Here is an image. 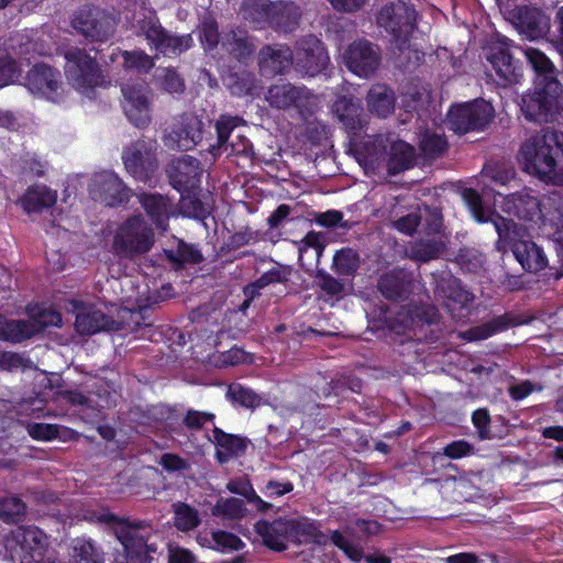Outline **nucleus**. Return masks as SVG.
Returning a JSON list of instances; mask_svg holds the SVG:
<instances>
[{"instance_id":"9","label":"nucleus","mask_w":563,"mask_h":563,"mask_svg":"<svg viewBox=\"0 0 563 563\" xmlns=\"http://www.w3.org/2000/svg\"><path fill=\"white\" fill-rule=\"evenodd\" d=\"M64 56L66 78L76 90L85 93L95 87L107 85V78L96 58L85 49L71 47Z\"/></svg>"},{"instance_id":"62","label":"nucleus","mask_w":563,"mask_h":563,"mask_svg":"<svg viewBox=\"0 0 563 563\" xmlns=\"http://www.w3.org/2000/svg\"><path fill=\"white\" fill-rule=\"evenodd\" d=\"M173 416V410L162 404L153 405L150 408L146 409V411H143V420L146 419V423L152 422H165L168 421ZM145 422L143 421V424Z\"/></svg>"},{"instance_id":"4","label":"nucleus","mask_w":563,"mask_h":563,"mask_svg":"<svg viewBox=\"0 0 563 563\" xmlns=\"http://www.w3.org/2000/svg\"><path fill=\"white\" fill-rule=\"evenodd\" d=\"M494 206L521 220L563 229V196L560 194L551 195L541 203L531 189L525 188L511 195L497 191L494 194Z\"/></svg>"},{"instance_id":"32","label":"nucleus","mask_w":563,"mask_h":563,"mask_svg":"<svg viewBox=\"0 0 563 563\" xmlns=\"http://www.w3.org/2000/svg\"><path fill=\"white\" fill-rule=\"evenodd\" d=\"M273 5L269 0H243L240 14L253 27L262 29L271 22Z\"/></svg>"},{"instance_id":"7","label":"nucleus","mask_w":563,"mask_h":563,"mask_svg":"<svg viewBox=\"0 0 563 563\" xmlns=\"http://www.w3.org/2000/svg\"><path fill=\"white\" fill-rule=\"evenodd\" d=\"M123 58L124 74L121 77V107L128 120L136 128L141 122V55L139 53L113 49L108 63Z\"/></svg>"},{"instance_id":"31","label":"nucleus","mask_w":563,"mask_h":563,"mask_svg":"<svg viewBox=\"0 0 563 563\" xmlns=\"http://www.w3.org/2000/svg\"><path fill=\"white\" fill-rule=\"evenodd\" d=\"M269 24L280 32H292L299 24L301 9L295 2L277 1L272 8Z\"/></svg>"},{"instance_id":"45","label":"nucleus","mask_w":563,"mask_h":563,"mask_svg":"<svg viewBox=\"0 0 563 563\" xmlns=\"http://www.w3.org/2000/svg\"><path fill=\"white\" fill-rule=\"evenodd\" d=\"M242 123V119L239 117L221 115L216 123V130L218 134L217 145L211 146L212 155H218L221 148L228 150L227 142L234 128Z\"/></svg>"},{"instance_id":"1","label":"nucleus","mask_w":563,"mask_h":563,"mask_svg":"<svg viewBox=\"0 0 563 563\" xmlns=\"http://www.w3.org/2000/svg\"><path fill=\"white\" fill-rule=\"evenodd\" d=\"M462 197L476 222L494 224L498 234L497 249L499 251H505L507 246H510L517 262L530 273H538L548 266L549 261L543 249L530 240L532 225L523 227L485 208L482 196L473 188L464 189Z\"/></svg>"},{"instance_id":"44","label":"nucleus","mask_w":563,"mask_h":563,"mask_svg":"<svg viewBox=\"0 0 563 563\" xmlns=\"http://www.w3.org/2000/svg\"><path fill=\"white\" fill-rule=\"evenodd\" d=\"M222 47L236 59L243 60L253 52L252 44L243 34H228L222 37Z\"/></svg>"},{"instance_id":"61","label":"nucleus","mask_w":563,"mask_h":563,"mask_svg":"<svg viewBox=\"0 0 563 563\" xmlns=\"http://www.w3.org/2000/svg\"><path fill=\"white\" fill-rule=\"evenodd\" d=\"M29 434L35 440H51L58 435V426L48 423H30Z\"/></svg>"},{"instance_id":"6","label":"nucleus","mask_w":563,"mask_h":563,"mask_svg":"<svg viewBox=\"0 0 563 563\" xmlns=\"http://www.w3.org/2000/svg\"><path fill=\"white\" fill-rule=\"evenodd\" d=\"M75 313V328L79 334H95L100 331H113L123 327L140 324L141 303L135 298L131 307L123 306L115 308L117 316L110 314L95 306L86 305L79 300H70L69 308Z\"/></svg>"},{"instance_id":"36","label":"nucleus","mask_w":563,"mask_h":563,"mask_svg":"<svg viewBox=\"0 0 563 563\" xmlns=\"http://www.w3.org/2000/svg\"><path fill=\"white\" fill-rule=\"evenodd\" d=\"M290 275V269L287 266H283L280 264L275 263L269 269L264 272L260 278H257L254 283L247 285L244 288V294L250 299H253L261 289L273 285V284H284L288 280Z\"/></svg>"},{"instance_id":"22","label":"nucleus","mask_w":563,"mask_h":563,"mask_svg":"<svg viewBox=\"0 0 563 563\" xmlns=\"http://www.w3.org/2000/svg\"><path fill=\"white\" fill-rule=\"evenodd\" d=\"M90 195L108 207L121 205L129 199V190L117 175L110 172L96 174L90 184Z\"/></svg>"},{"instance_id":"26","label":"nucleus","mask_w":563,"mask_h":563,"mask_svg":"<svg viewBox=\"0 0 563 563\" xmlns=\"http://www.w3.org/2000/svg\"><path fill=\"white\" fill-rule=\"evenodd\" d=\"M295 55L286 45L275 44L263 47L258 55V65L263 75L283 74L294 65Z\"/></svg>"},{"instance_id":"39","label":"nucleus","mask_w":563,"mask_h":563,"mask_svg":"<svg viewBox=\"0 0 563 563\" xmlns=\"http://www.w3.org/2000/svg\"><path fill=\"white\" fill-rule=\"evenodd\" d=\"M483 187L482 192L484 197H488L489 187L486 180L496 185L507 186L516 179V172L512 167L499 164H486L482 169L481 175Z\"/></svg>"},{"instance_id":"21","label":"nucleus","mask_w":563,"mask_h":563,"mask_svg":"<svg viewBox=\"0 0 563 563\" xmlns=\"http://www.w3.org/2000/svg\"><path fill=\"white\" fill-rule=\"evenodd\" d=\"M510 46V40L500 37L487 48V60L493 66L499 84L504 86L516 84L520 78V68L509 53Z\"/></svg>"},{"instance_id":"41","label":"nucleus","mask_w":563,"mask_h":563,"mask_svg":"<svg viewBox=\"0 0 563 563\" xmlns=\"http://www.w3.org/2000/svg\"><path fill=\"white\" fill-rule=\"evenodd\" d=\"M211 207L199 200L196 190L180 192L179 212L184 217L202 219L210 214Z\"/></svg>"},{"instance_id":"16","label":"nucleus","mask_w":563,"mask_h":563,"mask_svg":"<svg viewBox=\"0 0 563 563\" xmlns=\"http://www.w3.org/2000/svg\"><path fill=\"white\" fill-rule=\"evenodd\" d=\"M24 86L34 96L57 103L63 100L64 89L60 74L46 65H34L24 77Z\"/></svg>"},{"instance_id":"30","label":"nucleus","mask_w":563,"mask_h":563,"mask_svg":"<svg viewBox=\"0 0 563 563\" xmlns=\"http://www.w3.org/2000/svg\"><path fill=\"white\" fill-rule=\"evenodd\" d=\"M211 440L214 442L216 456L220 463L241 456L247 448V441L244 438L225 433L219 428H213Z\"/></svg>"},{"instance_id":"64","label":"nucleus","mask_w":563,"mask_h":563,"mask_svg":"<svg viewBox=\"0 0 563 563\" xmlns=\"http://www.w3.org/2000/svg\"><path fill=\"white\" fill-rule=\"evenodd\" d=\"M421 220L420 210L413 211L405 217H401L397 221H395V228L405 234H412L417 227L419 225Z\"/></svg>"},{"instance_id":"27","label":"nucleus","mask_w":563,"mask_h":563,"mask_svg":"<svg viewBox=\"0 0 563 563\" xmlns=\"http://www.w3.org/2000/svg\"><path fill=\"white\" fill-rule=\"evenodd\" d=\"M114 250L122 257L133 258L141 251V218H130L122 224L114 239Z\"/></svg>"},{"instance_id":"56","label":"nucleus","mask_w":563,"mask_h":563,"mask_svg":"<svg viewBox=\"0 0 563 563\" xmlns=\"http://www.w3.org/2000/svg\"><path fill=\"white\" fill-rule=\"evenodd\" d=\"M249 361L247 353L240 347H232L225 352L212 355L211 362L216 366H234L246 363Z\"/></svg>"},{"instance_id":"60","label":"nucleus","mask_w":563,"mask_h":563,"mask_svg":"<svg viewBox=\"0 0 563 563\" xmlns=\"http://www.w3.org/2000/svg\"><path fill=\"white\" fill-rule=\"evenodd\" d=\"M156 77L162 80L163 88L168 92H179L184 88L180 77L172 69H158Z\"/></svg>"},{"instance_id":"58","label":"nucleus","mask_w":563,"mask_h":563,"mask_svg":"<svg viewBox=\"0 0 563 563\" xmlns=\"http://www.w3.org/2000/svg\"><path fill=\"white\" fill-rule=\"evenodd\" d=\"M122 159L128 173L139 178L141 176V146L137 142L123 151Z\"/></svg>"},{"instance_id":"46","label":"nucleus","mask_w":563,"mask_h":563,"mask_svg":"<svg viewBox=\"0 0 563 563\" xmlns=\"http://www.w3.org/2000/svg\"><path fill=\"white\" fill-rule=\"evenodd\" d=\"M444 244L435 239L415 243L408 250L409 256L419 262H427L437 257L443 250Z\"/></svg>"},{"instance_id":"50","label":"nucleus","mask_w":563,"mask_h":563,"mask_svg":"<svg viewBox=\"0 0 563 563\" xmlns=\"http://www.w3.org/2000/svg\"><path fill=\"white\" fill-rule=\"evenodd\" d=\"M228 397L235 404L245 408H255L261 404V397L252 389L241 384H232L228 389Z\"/></svg>"},{"instance_id":"48","label":"nucleus","mask_w":563,"mask_h":563,"mask_svg":"<svg viewBox=\"0 0 563 563\" xmlns=\"http://www.w3.org/2000/svg\"><path fill=\"white\" fill-rule=\"evenodd\" d=\"M168 260L176 264L199 263L201 255L196 247L186 244L180 240L176 241L175 249L165 250Z\"/></svg>"},{"instance_id":"8","label":"nucleus","mask_w":563,"mask_h":563,"mask_svg":"<svg viewBox=\"0 0 563 563\" xmlns=\"http://www.w3.org/2000/svg\"><path fill=\"white\" fill-rule=\"evenodd\" d=\"M49 545L48 536L35 526H20L4 540V556L12 563H33L43 559Z\"/></svg>"},{"instance_id":"33","label":"nucleus","mask_w":563,"mask_h":563,"mask_svg":"<svg viewBox=\"0 0 563 563\" xmlns=\"http://www.w3.org/2000/svg\"><path fill=\"white\" fill-rule=\"evenodd\" d=\"M57 200L56 191L44 185L30 187L22 198L23 209L27 212H41L52 207Z\"/></svg>"},{"instance_id":"47","label":"nucleus","mask_w":563,"mask_h":563,"mask_svg":"<svg viewBox=\"0 0 563 563\" xmlns=\"http://www.w3.org/2000/svg\"><path fill=\"white\" fill-rule=\"evenodd\" d=\"M246 508L244 501L240 498H221L212 508V514L223 516L229 519H240L245 516Z\"/></svg>"},{"instance_id":"11","label":"nucleus","mask_w":563,"mask_h":563,"mask_svg":"<svg viewBox=\"0 0 563 563\" xmlns=\"http://www.w3.org/2000/svg\"><path fill=\"white\" fill-rule=\"evenodd\" d=\"M495 114L494 107L484 99L452 106L448 112L450 129L456 133H467L485 129Z\"/></svg>"},{"instance_id":"10","label":"nucleus","mask_w":563,"mask_h":563,"mask_svg":"<svg viewBox=\"0 0 563 563\" xmlns=\"http://www.w3.org/2000/svg\"><path fill=\"white\" fill-rule=\"evenodd\" d=\"M62 316L53 309H40L27 320H10L0 316V340L22 342L47 327H60Z\"/></svg>"},{"instance_id":"13","label":"nucleus","mask_w":563,"mask_h":563,"mask_svg":"<svg viewBox=\"0 0 563 563\" xmlns=\"http://www.w3.org/2000/svg\"><path fill=\"white\" fill-rule=\"evenodd\" d=\"M416 18L417 12L411 5L398 1L382 8L377 15V23L393 35L398 48L402 52L413 30Z\"/></svg>"},{"instance_id":"51","label":"nucleus","mask_w":563,"mask_h":563,"mask_svg":"<svg viewBox=\"0 0 563 563\" xmlns=\"http://www.w3.org/2000/svg\"><path fill=\"white\" fill-rule=\"evenodd\" d=\"M199 38L206 51L213 49L219 43L218 24L210 14L202 18L199 25Z\"/></svg>"},{"instance_id":"57","label":"nucleus","mask_w":563,"mask_h":563,"mask_svg":"<svg viewBox=\"0 0 563 563\" xmlns=\"http://www.w3.org/2000/svg\"><path fill=\"white\" fill-rule=\"evenodd\" d=\"M330 538L333 544L342 550L350 560L358 562L364 558L362 548L350 542L339 530L332 531Z\"/></svg>"},{"instance_id":"5","label":"nucleus","mask_w":563,"mask_h":563,"mask_svg":"<svg viewBox=\"0 0 563 563\" xmlns=\"http://www.w3.org/2000/svg\"><path fill=\"white\" fill-rule=\"evenodd\" d=\"M355 152L367 175L378 174L383 168L396 175L412 166L416 154L413 146L404 141L393 142L387 153V140L383 135L368 136Z\"/></svg>"},{"instance_id":"49","label":"nucleus","mask_w":563,"mask_h":563,"mask_svg":"<svg viewBox=\"0 0 563 563\" xmlns=\"http://www.w3.org/2000/svg\"><path fill=\"white\" fill-rule=\"evenodd\" d=\"M290 541L301 543L312 538L317 533L314 521L309 519H289Z\"/></svg>"},{"instance_id":"24","label":"nucleus","mask_w":563,"mask_h":563,"mask_svg":"<svg viewBox=\"0 0 563 563\" xmlns=\"http://www.w3.org/2000/svg\"><path fill=\"white\" fill-rule=\"evenodd\" d=\"M435 296L443 300V305L452 313L457 308L465 307L473 300V295L462 287L461 282L448 272H443L435 279Z\"/></svg>"},{"instance_id":"52","label":"nucleus","mask_w":563,"mask_h":563,"mask_svg":"<svg viewBox=\"0 0 563 563\" xmlns=\"http://www.w3.org/2000/svg\"><path fill=\"white\" fill-rule=\"evenodd\" d=\"M420 148L427 156H437L446 148V141L441 133L427 130L420 134Z\"/></svg>"},{"instance_id":"54","label":"nucleus","mask_w":563,"mask_h":563,"mask_svg":"<svg viewBox=\"0 0 563 563\" xmlns=\"http://www.w3.org/2000/svg\"><path fill=\"white\" fill-rule=\"evenodd\" d=\"M214 550L219 552L239 551L244 547V542L235 534L222 530L212 532Z\"/></svg>"},{"instance_id":"43","label":"nucleus","mask_w":563,"mask_h":563,"mask_svg":"<svg viewBox=\"0 0 563 563\" xmlns=\"http://www.w3.org/2000/svg\"><path fill=\"white\" fill-rule=\"evenodd\" d=\"M174 523L180 531H190L199 526L200 517L196 509L184 503L173 505Z\"/></svg>"},{"instance_id":"23","label":"nucleus","mask_w":563,"mask_h":563,"mask_svg":"<svg viewBox=\"0 0 563 563\" xmlns=\"http://www.w3.org/2000/svg\"><path fill=\"white\" fill-rule=\"evenodd\" d=\"M170 185L179 192L197 190L200 185V162L189 155L172 162L168 168Z\"/></svg>"},{"instance_id":"15","label":"nucleus","mask_w":563,"mask_h":563,"mask_svg":"<svg viewBox=\"0 0 563 563\" xmlns=\"http://www.w3.org/2000/svg\"><path fill=\"white\" fill-rule=\"evenodd\" d=\"M143 253L152 245L155 233H164L174 214L172 201L162 195H143Z\"/></svg>"},{"instance_id":"18","label":"nucleus","mask_w":563,"mask_h":563,"mask_svg":"<svg viewBox=\"0 0 563 563\" xmlns=\"http://www.w3.org/2000/svg\"><path fill=\"white\" fill-rule=\"evenodd\" d=\"M329 60V55L317 36L308 35L297 43L294 65L301 76H317L325 69Z\"/></svg>"},{"instance_id":"53","label":"nucleus","mask_w":563,"mask_h":563,"mask_svg":"<svg viewBox=\"0 0 563 563\" xmlns=\"http://www.w3.org/2000/svg\"><path fill=\"white\" fill-rule=\"evenodd\" d=\"M25 512L24 503L14 496L0 499V519L5 522L19 520Z\"/></svg>"},{"instance_id":"28","label":"nucleus","mask_w":563,"mask_h":563,"mask_svg":"<svg viewBox=\"0 0 563 563\" xmlns=\"http://www.w3.org/2000/svg\"><path fill=\"white\" fill-rule=\"evenodd\" d=\"M332 111L343 126L352 133L364 126L365 115L358 99L339 97L332 106Z\"/></svg>"},{"instance_id":"37","label":"nucleus","mask_w":563,"mask_h":563,"mask_svg":"<svg viewBox=\"0 0 563 563\" xmlns=\"http://www.w3.org/2000/svg\"><path fill=\"white\" fill-rule=\"evenodd\" d=\"M73 563H104V554L91 539L76 538L71 542Z\"/></svg>"},{"instance_id":"34","label":"nucleus","mask_w":563,"mask_h":563,"mask_svg":"<svg viewBox=\"0 0 563 563\" xmlns=\"http://www.w3.org/2000/svg\"><path fill=\"white\" fill-rule=\"evenodd\" d=\"M410 276L402 269L391 271L380 277L379 291L388 299H401L409 290Z\"/></svg>"},{"instance_id":"35","label":"nucleus","mask_w":563,"mask_h":563,"mask_svg":"<svg viewBox=\"0 0 563 563\" xmlns=\"http://www.w3.org/2000/svg\"><path fill=\"white\" fill-rule=\"evenodd\" d=\"M367 107L372 113L385 118L395 107V96L391 89L385 85H375L367 95Z\"/></svg>"},{"instance_id":"63","label":"nucleus","mask_w":563,"mask_h":563,"mask_svg":"<svg viewBox=\"0 0 563 563\" xmlns=\"http://www.w3.org/2000/svg\"><path fill=\"white\" fill-rule=\"evenodd\" d=\"M443 453L450 459H462L473 453V446L464 440H457L449 443L443 449Z\"/></svg>"},{"instance_id":"42","label":"nucleus","mask_w":563,"mask_h":563,"mask_svg":"<svg viewBox=\"0 0 563 563\" xmlns=\"http://www.w3.org/2000/svg\"><path fill=\"white\" fill-rule=\"evenodd\" d=\"M224 85L235 96L257 93L256 78L247 71L230 74L224 78Z\"/></svg>"},{"instance_id":"14","label":"nucleus","mask_w":563,"mask_h":563,"mask_svg":"<svg viewBox=\"0 0 563 563\" xmlns=\"http://www.w3.org/2000/svg\"><path fill=\"white\" fill-rule=\"evenodd\" d=\"M73 27L90 42H107L115 32V20L99 8L84 7L73 16Z\"/></svg>"},{"instance_id":"3","label":"nucleus","mask_w":563,"mask_h":563,"mask_svg":"<svg viewBox=\"0 0 563 563\" xmlns=\"http://www.w3.org/2000/svg\"><path fill=\"white\" fill-rule=\"evenodd\" d=\"M517 159L527 174L563 184V133L543 129L531 135L521 144Z\"/></svg>"},{"instance_id":"59","label":"nucleus","mask_w":563,"mask_h":563,"mask_svg":"<svg viewBox=\"0 0 563 563\" xmlns=\"http://www.w3.org/2000/svg\"><path fill=\"white\" fill-rule=\"evenodd\" d=\"M430 99L429 91L424 88H418L417 86L410 87L404 95H402V106L407 110H416L418 108L419 103H423L424 101H428Z\"/></svg>"},{"instance_id":"17","label":"nucleus","mask_w":563,"mask_h":563,"mask_svg":"<svg viewBox=\"0 0 563 563\" xmlns=\"http://www.w3.org/2000/svg\"><path fill=\"white\" fill-rule=\"evenodd\" d=\"M84 518L90 521L115 522L114 533L122 545L121 563H141V527L139 525L123 520L117 521V518L109 512L91 514Z\"/></svg>"},{"instance_id":"29","label":"nucleus","mask_w":563,"mask_h":563,"mask_svg":"<svg viewBox=\"0 0 563 563\" xmlns=\"http://www.w3.org/2000/svg\"><path fill=\"white\" fill-rule=\"evenodd\" d=\"M256 531L264 544L272 550L283 551L290 541L289 525L287 519H278L273 522L261 521L256 525Z\"/></svg>"},{"instance_id":"12","label":"nucleus","mask_w":563,"mask_h":563,"mask_svg":"<svg viewBox=\"0 0 563 563\" xmlns=\"http://www.w3.org/2000/svg\"><path fill=\"white\" fill-rule=\"evenodd\" d=\"M143 35L156 55L164 56L179 55L190 48L194 40L190 34L175 35L165 31L156 16L143 8Z\"/></svg>"},{"instance_id":"55","label":"nucleus","mask_w":563,"mask_h":563,"mask_svg":"<svg viewBox=\"0 0 563 563\" xmlns=\"http://www.w3.org/2000/svg\"><path fill=\"white\" fill-rule=\"evenodd\" d=\"M333 265L341 275H351L357 268L356 253L350 249L341 250L333 257Z\"/></svg>"},{"instance_id":"19","label":"nucleus","mask_w":563,"mask_h":563,"mask_svg":"<svg viewBox=\"0 0 563 563\" xmlns=\"http://www.w3.org/2000/svg\"><path fill=\"white\" fill-rule=\"evenodd\" d=\"M346 68L361 78H368L378 68L380 56L377 48L367 41L353 42L343 53Z\"/></svg>"},{"instance_id":"40","label":"nucleus","mask_w":563,"mask_h":563,"mask_svg":"<svg viewBox=\"0 0 563 563\" xmlns=\"http://www.w3.org/2000/svg\"><path fill=\"white\" fill-rule=\"evenodd\" d=\"M510 325V322L506 317H497L490 321L473 327L461 333V338L467 341H481L486 340L496 333H499Z\"/></svg>"},{"instance_id":"20","label":"nucleus","mask_w":563,"mask_h":563,"mask_svg":"<svg viewBox=\"0 0 563 563\" xmlns=\"http://www.w3.org/2000/svg\"><path fill=\"white\" fill-rule=\"evenodd\" d=\"M202 137V122L192 114L186 113L175 119L170 131L166 134V144L170 147L188 151L194 148Z\"/></svg>"},{"instance_id":"38","label":"nucleus","mask_w":563,"mask_h":563,"mask_svg":"<svg viewBox=\"0 0 563 563\" xmlns=\"http://www.w3.org/2000/svg\"><path fill=\"white\" fill-rule=\"evenodd\" d=\"M519 24L531 40L542 36L549 29L548 19L537 9H519Z\"/></svg>"},{"instance_id":"2","label":"nucleus","mask_w":563,"mask_h":563,"mask_svg":"<svg viewBox=\"0 0 563 563\" xmlns=\"http://www.w3.org/2000/svg\"><path fill=\"white\" fill-rule=\"evenodd\" d=\"M525 55L536 71V79L533 91L522 96L521 111L530 121H551L561 108L562 95L555 67L550 58L537 48L527 47Z\"/></svg>"},{"instance_id":"25","label":"nucleus","mask_w":563,"mask_h":563,"mask_svg":"<svg viewBox=\"0 0 563 563\" xmlns=\"http://www.w3.org/2000/svg\"><path fill=\"white\" fill-rule=\"evenodd\" d=\"M309 90L290 82H278L269 87L266 101L277 109L301 108L309 99Z\"/></svg>"}]
</instances>
